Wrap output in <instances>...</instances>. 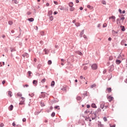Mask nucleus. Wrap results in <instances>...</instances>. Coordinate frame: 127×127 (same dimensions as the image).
Wrapping results in <instances>:
<instances>
[{"instance_id":"f257e3e1","label":"nucleus","mask_w":127,"mask_h":127,"mask_svg":"<svg viewBox=\"0 0 127 127\" xmlns=\"http://www.w3.org/2000/svg\"><path fill=\"white\" fill-rule=\"evenodd\" d=\"M91 68L92 70H96L98 68V65L97 64H94L91 65Z\"/></svg>"},{"instance_id":"f03ea898","label":"nucleus","mask_w":127,"mask_h":127,"mask_svg":"<svg viewBox=\"0 0 127 127\" xmlns=\"http://www.w3.org/2000/svg\"><path fill=\"white\" fill-rule=\"evenodd\" d=\"M21 100H22L23 101H20L19 105H24V102L25 101V99L24 97H21Z\"/></svg>"},{"instance_id":"7ed1b4c3","label":"nucleus","mask_w":127,"mask_h":127,"mask_svg":"<svg viewBox=\"0 0 127 127\" xmlns=\"http://www.w3.org/2000/svg\"><path fill=\"white\" fill-rule=\"evenodd\" d=\"M109 19H112V21L113 22H115V21H116V16H112L111 17H109Z\"/></svg>"},{"instance_id":"20e7f679","label":"nucleus","mask_w":127,"mask_h":127,"mask_svg":"<svg viewBox=\"0 0 127 127\" xmlns=\"http://www.w3.org/2000/svg\"><path fill=\"white\" fill-rule=\"evenodd\" d=\"M109 102H112V101H113V100H114V97H112V96H109L107 98Z\"/></svg>"},{"instance_id":"39448f33","label":"nucleus","mask_w":127,"mask_h":127,"mask_svg":"<svg viewBox=\"0 0 127 127\" xmlns=\"http://www.w3.org/2000/svg\"><path fill=\"white\" fill-rule=\"evenodd\" d=\"M53 13V12L52 11V10H50L48 12V15L49 16H51Z\"/></svg>"},{"instance_id":"423d86ee","label":"nucleus","mask_w":127,"mask_h":127,"mask_svg":"<svg viewBox=\"0 0 127 127\" xmlns=\"http://www.w3.org/2000/svg\"><path fill=\"white\" fill-rule=\"evenodd\" d=\"M116 63L117 65H120L122 63V61L121 60H117L116 61Z\"/></svg>"},{"instance_id":"0eeeda50","label":"nucleus","mask_w":127,"mask_h":127,"mask_svg":"<svg viewBox=\"0 0 127 127\" xmlns=\"http://www.w3.org/2000/svg\"><path fill=\"white\" fill-rule=\"evenodd\" d=\"M8 95L9 96V97H12V92L10 91H8Z\"/></svg>"},{"instance_id":"6e6552de","label":"nucleus","mask_w":127,"mask_h":127,"mask_svg":"<svg viewBox=\"0 0 127 127\" xmlns=\"http://www.w3.org/2000/svg\"><path fill=\"white\" fill-rule=\"evenodd\" d=\"M76 54H78V55H80V56H83V53L80 51H77L76 52Z\"/></svg>"},{"instance_id":"1a4fd4ad","label":"nucleus","mask_w":127,"mask_h":127,"mask_svg":"<svg viewBox=\"0 0 127 127\" xmlns=\"http://www.w3.org/2000/svg\"><path fill=\"white\" fill-rule=\"evenodd\" d=\"M106 91L108 92V93H111L112 92V88L109 87L106 89Z\"/></svg>"},{"instance_id":"9d476101","label":"nucleus","mask_w":127,"mask_h":127,"mask_svg":"<svg viewBox=\"0 0 127 127\" xmlns=\"http://www.w3.org/2000/svg\"><path fill=\"white\" fill-rule=\"evenodd\" d=\"M68 5H69V7H73V5H74V4L72 2H70L68 3Z\"/></svg>"},{"instance_id":"9b49d317","label":"nucleus","mask_w":127,"mask_h":127,"mask_svg":"<svg viewBox=\"0 0 127 127\" xmlns=\"http://www.w3.org/2000/svg\"><path fill=\"white\" fill-rule=\"evenodd\" d=\"M84 31L83 30L80 33V37H83V35L84 34Z\"/></svg>"},{"instance_id":"f8f14e48","label":"nucleus","mask_w":127,"mask_h":127,"mask_svg":"<svg viewBox=\"0 0 127 127\" xmlns=\"http://www.w3.org/2000/svg\"><path fill=\"white\" fill-rule=\"evenodd\" d=\"M92 108H94V109H97V106H96V104L94 103H93L91 104Z\"/></svg>"},{"instance_id":"ddd939ff","label":"nucleus","mask_w":127,"mask_h":127,"mask_svg":"<svg viewBox=\"0 0 127 127\" xmlns=\"http://www.w3.org/2000/svg\"><path fill=\"white\" fill-rule=\"evenodd\" d=\"M98 127H104V125H102L101 122H99L98 124Z\"/></svg>"},{"instance_id":"4468645a","label":"nucleus","mask_w":127,"mask_h":127,"mask_svg":"<svg viewBox=\"0 0 127 127\" xmlns=\"http://www.w3.org/2000/svg\"><path fill=\"white\" fill-rule=\"evenodd\" d=\"M13 109V105H11L9 107V111H12Z\"/></svg>"},{"instance_id":"2eb2a0df","label":"nucleus","mask_w":127,"mask_h":127,"mask_svg":"<svg viewBox=\"0 0 127 127\" xmlns=\"http://www.w3.org/2000/svg\"><path fill=\"white\" fill-rule=\"evenodd\" d=\"M87 8H89L90 9H93V8H94V7L90 5H87Z\"/></svg>"},{"instance_id":"dca6fc26","label":"nucleus","mask_w":127,"mask_h":127,"mask_svg":"<svg viewBox=\"0 0 127 127\" xmlns=\"http://www.w3.org/2000/svg\"><path fill=\"white\" fill-rule=\"evenodd\" d=\"M28 20L31 22H32V21H34V19L33 18H30L28 19Z\"/></svg>"},{"instance_id":"f3484780","label":"nucleus","mask_w":127,"mask_h":127,"mask_svg":"<svg viewBox=\"0 0 127 127\" xmlns=\"http://www.w3.org/2000/svg\"><path fill=\"white\" fill-rule=\"evenodd\" d=\"M44 51L45 52L46 55H47V54H48V53H49V52L48 51V50H47L46 49H45L44 50Z\"/></svg>"},{"instance_id":"a211bd4d","label":"nucleus","mask_w":127,"mask_h":127,"mask_svg":"<svg viewBox=\"0 0 127 127\" xmlns=\"http://www.w3.org/2000/svg\"><path fill=\"white\" fill-rule=\"evenodd\" d=\"M69 10L70 11H74V10H75V8H74L73 7H70V8H69Z\"/></svg>"},{"instance_id":"6ab92c4d","label":"nucleus","mask_w":127,"mask_h":127,"mask_svg":"<svg viewBox=\"0 0 127 127\" xmlns=\"http://www.w3.org/2000/svg\"><path fill=\"white\" fill-rule=\"evenodd\" d=\"M33 84L36 86V85H37V80H33Z\"/></svg>"},{"instance_id":"aec40b11","label":"nucleus","mask_w":127,"mask_h":127,"mask_svg":"<svg viewBox=\"0 0 127 127\" xmlns=\"http://www.w3.org/2000/svg\"><path fill=\"white\" fill-rule=\"evenodd\" d=\"M97 87V85H96V84H93V85H92L91 86V88L92 89H93V88H95V87Z\"/></svg>"},{"instance_id":"412c9836","label":"nucleus","mask_w":127,"mask_h":127,"mask_svg":"<svg viewBox=\"0 0 127 127\" xmlns=\"http://www.w3.org/2000/svg\"><path fill=\"white\" fill-rule=\"evenodd\" d=\"M12 2L16 4H17V3H18V1H17V0H12Z\"/></svg>"},{"instance_id":"4be33fe9","label":"nucleus","mask_w":127,"mask_h":127,"mask_svg":"<svg viewBox=\"0 0 127 127\" xmlns=\"http://www.w3.org/2000/svg\"><path fill=\"white\" fill-rule=\"evenodd\" d=\"M53 19H54V18H53V16H50V20H51V21H52Z\"/></svg>"},{"instance_id":"5701e85b","label":"nucleus","mask_w":127,"mask_h":127,"mask_svg":"<svg viewBox=\"0 0 127 127\" xmlns=\"http://www.w3.org/2000/svg\"><path fill=\"white\" fill-rule=\"evenodd\" d=\"M48 64L49 65H51V64H52V61H51V60L48 61Z\"/></svg>"},{"instance_id":"b1692460","label":"nucleus","mask_w":127,"mask_h":127,"mask_svg":"<svg viewBox=\"0 0 127 127\" xmlns=\"http://www.w3.org/2000/svg\"><path fill=\"white\" fill-rule=\"evenodd\" d=\"M101 3H102V4H105V5L107 4V2L105 0H102L101 1Z\"/></svg>"},{"instance_id":"393cba45","label":"nucleus","mask_w":127,"mask_h":127,"mask_svg":"<svg viewBox=\"0 0 127 127\" xmlns=\"http://www.w3.org/2000/svg\"><path fill=\"white\" fill-rule=\"evenodd\" d=\"M81 99L82 98L80 96H77L76 98V100H77V101H81Z\"/></svg>"},{"instance_id":"a878e982","label":"nucleus","mask_w":127,"mask_h":127,"mask_svg":"<svg viewBox=\"0 0 127 127\" xmlns=\"http://www.w3.org/2000/svg\"><path fill=\"white\" fill-rule=\"evenodd\" d=\"M54 85H55V82L54 81H53L51 83V86L52 87H53V86H54Z\"/></svg>"},{"instance_id":"bb28decb","label":"nucleus","mask_w":127,"mask_h":127,"mask_svg":"<svg viewBox=\"0 0 127 127\" xmlns=\"http://www.w3.org/2000/svg\"><path fill=\"white\" fill-rule=\"evenodd\" d=\"M46 81V79L44 78L41 80V83H45V82Z\"/></svg>"},{"instance_id":"cd10ccee","label":"nucleus","mask_w":127,"mask_h":127,"mask_svg":"<svg viewBox=\"0 0 127 127\" xmlns=\"http://www.w3.org/2000/svg\"><path fill=\"white\" fill-rule=\"evenodd\" d=\"M12 21H8V24H9V25H12Z\"/></svg>"},{"instance_id":"c85d7f7f","label":"nucleus","mask_w":127,"mask_h":127,"mask_svg":"<svg viewBox=\"0 0 127 127\" xmlns=\"http://www.w3.org/2000/svg\"><path fill=\"white\" fill-rule=\"evenodd\" d=\"M51 117H52L53 118H54V117H55V113L53 112L51 114Z\"/></svg>"},{"instance_id":"c756f323","label":"nucleus","mask_w":127,"mask_h":127,"mask_svg":"<svg viewBox=\"0 0 127 127\" xmlns=\"http://www.w3.org/2000/svg\"><path fill=\"white\" fill-rule=\"evenodd\" d=\"M22 56H23L24 57H28V54H25L24 55H23Z\"/></svg>"},{"instance_id":"7c9ffc66","label":"nucleus","mask_w":127,"mask_h":127,"mask_svg":"<svg viewBox=\"0 0 127 127\" xmlns=\"http://www.w3.org/2000/svg\"><path fill=\"white\" fill-rule=\"evenodd\" d=\"M113 59H114V58L113 57L111 56L109 57V60L110 61H111V60H113Z\"/></svg>"},{"instance_id":"2f4dec72","label":"nucleus","mask_w":127,"mask_h":127,"mask_svg":"<svg viewBox=\"0 0 127 127\" xmlns=\"http://www.w3.org/2000/svg\"><path fill=\"white\" fill-rule=\"evenodd\" d=\"M61 90H62V91H66V87L62 88Z\"/></svg>"},{"instance_id":"473e14b6","label":"nucleus","mask_w":127,"mask_h":127,"mask_svg":"<svg viewBox=\"0 0 127 127\" xmlns=\"http://www.w3.org/2000/svg\"><path fill=\"white\" fill-rule=\"evenodd\" d=\"M103 27H107V23H104L103 25Z\"/></svg>"},{"instance_id":"72a5a7b5","label":"nucleus","mask_w":127,"mask_h":127,"mask_svg":"<svg viewBox=\"0 0 127 127\" xmlns=\"http://www.w3.org/2000/svg\"><path fill=\"white\" fill-rule=\"evenodd\" d=\"M103 120H104V122H107V121H108V119H107L106 117L103 118Z\"/></svg>"},{"instance_id":"f704fd0d","label":"nucleus","mask_w":127,"mask_h":127,"mask_svg":"<svg viewBox=\"0 0 127 127\" xmlns=\"http://www.w3.org/2000/svg\"><path fill=\"white\" fill-rule=\"evenodd\" d=\"M4 124H3V123H1L0 124V127H4Z\"/></svg>"},{"instance_id":"c9c22d12","label":"nucleus","mask_w":127,"mask_h":127,"mask_svg":"<svg viewBox=\"0 0 127 127\" xmlns=\"http://www.w3.org/2000/svg\"><path fill=\"white\" fill-rule=\"evenodd\" d=\"M125 42H126V41L123 40V41L121 42V44H122V45H124V43H125Z\"/></svg>"},{"instance_id":"e433bc0d","label":"nucleus","mask_w":127,"mask_h":127,"mask_svg":"<svg viewBox=\"0 0 127 127\" xmlns=\"http://www.w3.org/2000/svg\"><path fill=\"white\" fill-rule=\"evenodd\" d=\"M55 109H58V110H60V108H59V106H57L55 107Z\"/></svg>"},{"instance_id":"4c0bfd02","label":"nucleus","mask_w":127,"mask_h":127,"mask_svg":"<svg viewBox=\"0 0 127 127\" xmlns=\"http://www.w3.org/2000/svg\"><path fill=\"white\" fill-rule=\"evenodd\" d=\"M75 25H76V26H80V23H75Z\"/></svg>"},{"instance_id":"58836bf2","label":"nucleus","mask_w":127,"mask_h":127,"mask_svg":"<svg viewBox=\"0 0 127 127\" xmlns=\"http://www.w3.org/2000/svg\"><path fill=\"white\" fill-rule=\"evenodd\" d=\"M83 37L84 38H85V39H87V36L86 35H84Z\"/></svg>"},{"instance_id":"ea45409f","label":"nucleus","mask_w":127,"mask_h":127,"mask_svg":"<svg viewBox=\"0 0 127 127\" xmlns=\"http://www.w3.org/2000/svg\"><path fill=\"white\" fill-rule=\"evenodd\" d=\"M84 70H87V69H88V66H84L83 68Z\"/></svg>"},{"instance_id":"a19ab883","label":"nucleus","mask_w":127,"mask_h":127,"mask_svg":"<svg viewBox=\"0 0 127 127\" xmlns=\"http://www.w3.org/2000/svg\"><path fill=\"white\" fill-rule=\"evenodd\" d=\"M54 3H55V4H56V5L58 4V2L57 1H54Z\"/></svg>"},{"instance_id":"79ce46f5","label":"nucleus","mask_w":127,"mask_h":127,"mask_svg":"<svg viewBox=\"0 0 127 127\" xmlns=\"http://www.w3.org/2000/svg\"><path fill=\"white\" fill-rule=\"evenodd\" d=\"M2 83L3 85H4V84L5 83V80H3L2 81Z\"/></svg>"},{"instance_id":"37998d69","label":"nucleus","mask_w":127,"mask_h":127,"mask_svg":"<svg viewBox=\"0 0 127 127\" xmlns=\"http://www.w3.org/2000/svg\"><path fill=\"white\" fill-rule=\"evenodd\" d=\"M121 58H122V55H120L118 57V59H121Z\"/></svg>"},{"instance_id":"c03bdc74","label":"nucleus","mask_w":127,"mask_h":127,"mask_svg":"<svg viewBox=\"0 0 127 127\" xmlns=\"http://www.w3.org/2000/svg\"><path fill=\"white\" fill-rule=\"evenodd\" d=\"M57 13H58V12H57V11H55V12H54V14H55V15H56V14H57Z\"/></svg>"},{"instance_id":"a18cd8bd","label":"nucleus","mask_w":127,"mask_h":127,"mask_svg":"<svg viewBox=\"0 0 127 127\" xmlns=\"http://www.w3.org/2000/svg\"><path fill=\"white\" fill-rule=\"evenodd\" d=\"M22 121H23V122H26V119L25 118H23V119H22Z\"/></svg>"},{"instance_id":"49530a36","label":"nucleus","mask_w":127,"mask_h":127,"mask_svg":"<svg viewBox=\"0 0 127 127\" xmlns=\"http://www.w3.org/2000/svg\"><path fill=\"white\" fill-rule=\"evenodd\" d=\"M90 107H91V106H90V105H87V109H90Z\"/></svg>"},{"instance_id":"de8ad7c7","label":"nucleus","mask_w":127,"mask_h":127,"mask_svg":"<svg viewBox=\"0 0 127 127\" xmlns=\"http://www.w3.org/2000/svg\"><path fill=\"white\" fill-rule=\"evenodd\" d=\"M28 73L29 74V76H30V74H31V71H28Z\"/></svg>"},{"instance_id":"09e8293b","label":"nucleus","mask_w":127,"mask_h":127,"mask_svg":"<svg viewBox=\"0 0 127 127\" xmlns=\"http://www.w3.org/2000/svg\"><path fill=\"white\" fill-rule=\"evenodd\" d=\"M121 20H125V17H122V18H121Z\"/></svg>"},{"instance_id":"8fccbe9b","label":"nucleus","mask_w":127,"mask_h":127,"mask_svg":"<svg viewBox=\"0 0 127 127\" xmlns=\"http://www.w3.org/2000/svg\"><path fill=\"white\" fill-rule=\"evenodd\" d=\"M41 105L42 106V107H44V103H41Z\"/></svg>"},{"instance_id":"3c124183","label":"nucleus","mask_w":127,"mask_h":127,"mask_svg":"<svg viewBox=\"0 0 127 127\" xmlns=\"http://www.w3.org/2000/svg\"><path fill=\"white\" fill-rule=\"evenodd\" d=\"M119 11L120 13H122V9H119Z\"/></svg>"},{"instance_id":"603ef678","label":"nucleus","mask_w":127,"mask_h":127,"mask_svg":"<svg viewBox=\"0 0 127 127\" xmlns=\"http://www.w3.org/2000/svg\"><path fill=\"white\" fill-rule=\"evenodd\" d=\"M108 40H109V41H112V38H111V37L109 38Z\"/></svg>"},{"instance_id":"864d4df0","label":"nucleus","mask_w":127,"mask_h":127,"mask_svg":"<svg viewBox=\"0 0 127 127\" xmlns=\"http://www.w3.org/2000/svg\"><path fill=\"white\" fill-rule=\"evenodd\" d=\"M46 6H49V3H47L46 4Z\"/></svg>"},{"instance_id":"5fc2aeb1","label":"nucleus","mask_w":127,"mask_h":127,"mask_svg":"<svg viewBox=\"0 0 127 127\" xmlns=\"http://www.w3.org/2000/svg\"><path fill=\"white\" fill-rule=\"evenodd\" d=\"M122 31H125V27L123 26V28L122 29Z\"/></svg>"},{"instance_id":"6e6d98bb","label":"nucleus","mask_w":127,"mask_h":127,"mask_svg":"<svg viewBox=\"0 0 127 127\" xmlns=\"http://www.w3.org/2000/svg\"><path fill=\"white\" fill-rule=\"evenodd\" d=\"M27 14H28V15H29L30 14H31V12H27Z\"/></svg>"},{"instance_id":"4d7b16f0","label":"nucleus","mask_w":127,"mask_h":127,"mask_svg":"<svg viewBox=\"0 0 127 127\" xmlns=\"http://www.w3.org/2000/svg\"><path fill=\"white\" fill-rule=\"evenodd\" d=\"M24 87H29V85H28V84H25Z\"/></svg>"},{"instance_id":"13d9d810","label":"nucleus","mask_w":127,"mask_h":127,"mask_svg":"<svg viewBox=\"0 0 127 127\" xmlns=\"http://www.w3.org/2000/svg\"><path fill=\"white\" fill-rule=\"evenodd\" d=\"M12 126H13V127H15V123H12Z\"/></svg>"},{"instance_id":"bf43d9fd","label":"nucleus","mask_w":127,"mask_h":127,"mask_svg":"<svg viewBox=\"0 0 127 127\" xmlns=\"http://www.w3.org/2000/svg\"><path fill=\"white\" fill-rule=\"evenodd\" d=\"M11 33H14V30H12L11 31Z\"/></svg>"},{"instance_id":"052dcab7","label":"nucleus","mask_w":127,"mask_h":127,"mask_svg":"<svg viewBox=\"0 0 127 127\" xmlns=\"http://www.w3.org/2000/svg\"><path fill=\"white\" fill-rule=\"evenodd\" d=\"M97 111H98V112H101V109H100V108H98V109H97Z\"/></svg>"},{"instance_id":"680f3d73","label":"nucleus","mask_w":127,"mask_h":127,"mask_svg":"<svg viewBox=\"0 0 127 127\" xmlns=\"http://www.w3.org/2000/svg\"><path fill=\"white\" fill-rule=\"evenodd\" d=\"M76 3H79V0H76Z\"/></svg>"},{"instance_id":"e2e57ef3","label":"nucleus","mask_w":127,"mask_h":127,"mask_svg":"<svg viewBox=\"0 0 127 127\" xmlns=\"http://www.w3.org/2000/svg\"><path fill=\"white\" fill-rule=\"evenodd\" d=\"M79 9H80V10H83L82 7H80Z\"/></svg>"},{"instance_id":"0e129e2a","label":"nucleus","mask_w":127,"mask_h":127,"mask_svg":"<svg viewBox=\"0 0 127 127\" xmlns=\"http://www.w3.org/2000/svg\"><path fill=\"white\" fill-rule=\"evenodd\" d=\"M50 109V110H53V107L51 106Z\"/></svg>"},{"instance_id":"69168bd1","label":"nucleus","mask_w":127,"mask_h":127,"mask_svg":"<svg viewBox=\"0 0 127 127\" xmlns=\"http://www.w3.org/2000/svg\"><path fill=\"white\" fill-rule=\"evenodd\" d=\"M100 107L101 109H104V106L101 105Z\"/></svg>"},{"instance_id":"338daca9","label":"nucleus","mask_w":127,"mask_h":127,"mask_svg":"<svg viewBox=\"0 0 127 127\" xmlns=\"http://www.w3.org/2000/svg\"><path fill=\"white\" fill-rule=\"evenodd\" d=\"M83 76H80V79H83Z\"/></svg>"},{"instance_id":"774afa93","label":"nucleus","mask_w":127,"mask_h":127,"mask_svg":"<svg viewBox=\"0 0 127 127\" xmlns=\"http://www.w3.org/2000/svg\"><path fill=\"white\" fill-rule=\"evenodd\" d=\"M110 127H116V125H113V126H110Z\"/></svg>"}]
</instances>
